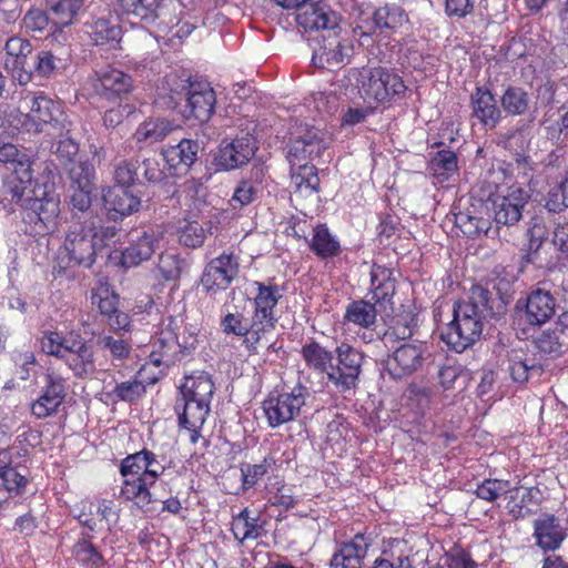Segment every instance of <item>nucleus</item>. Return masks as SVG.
Listing matches in <instances>:
<instances>
[{"instance_id":"obj_1","label":"nucleus","mask_w":568,"mask_h":568,"mask_svg":"<svg viewBox=\"0 0 568 568\" xmlns=\"http://www.w3.org/2000/svg\"><path fill=\"white\" fill-rule=\"evenodd\" d=\"M453 321L442 333L443 341L457 353L473 345L483 332V320L494 315V301L487 288L473 285L468 300L454 304Z\"/></svg>"},{"instance_id":"obj_2","label":"nucleus","mask_w":568,"mask_h":568,"mask_svg":"<svg viewBox=\"0 0 568 568\" xmlns=\"http://www.w3.org/2000/svg\"><path fill=\"white\" fill-rule=\"evenodd\" d=\"M215 385L210 374L194 372L184 376L179 386L174 413L180 428L190 432V442L196 444L211 409Z\"/></svg>"},{"instance_id":"obj_3","label":"nucleus","mask_w":568,"mask_h":568,"mask_svg":"<svg viewBox=\"0 0 568 568\" xmlns=\"http://www.w3.org/2000/svg\"><path fill=\"white\" fill-rule=\"evenodd\" d=\"M358 83L359 94L365 101L382 105L402 100L407 91L403 78L385 67L364 70Z\"/></svg>"},{"instance_id":"obj_4","label":"nucleus","mask_w":568,"mask_h":568,"mask_svg":"<svg viewBox=\"0 0 568 568\" xmlns=\"http://www.w3.org/2000/svg\"><path fill=\"white\" fill-rule=\"evenodd\" d=\"M60 202L43 192L42 196L33 195L22 203L21 217L24 232L31 236H44L58 227Z\"/></svg>"},{"instance_id":"obj_5","label":"nucleus","mask_w":568,"mask_h":568,"mask_svg":"<svg viewBox=\"0 0 568 568\" xmlns=\"http://www.w3.org/2000/svg\"><path fill=\"white\" fill-rule=\"evenodd\" d=\"M60 202L43 192L42 196L33 195L22 203L21 217L24 232L31 236H44L58 227Z\"/></svg>"},{"instance_id":"obj_6","label":"nucleus","mask_w":568,"mask_h":568,"mask_svg":"<svg viewBox=\"0 0 568 568\" xmlns=\"http://www.w3.org/2000/svg\"><path fill=\"white\" fill-rule=\"evenodd\" d=\"M335 363L332 362L326 373L327 381L339 392L354 389L359 379L364 354L347 342H342L335 349Z\"/></svg>"},{"instance_id":"obj_7","label":"nucleus","mask_w":568,"mask_h":568,"mask_svg":"<svg viewBox=\"0 0 568 568\" xmlns=\"http://www.w3.org/2000/svg\"><path fill=\"white\" fill-rule=\"evenodd\" d=\"M30 100V110L22 114L21 126L27 132L39 133L44 126L50 125L55 130L63 131L65 129L67 116L63 112L62 104L51 98L40 93L27 95L24 100Z\"/></svg>"},{"instance_id":"obj_8","label":"nucleus","mask_w":568,"mask_h":568,"mask_svg":"<svg viewBox=\"0 0 568 568\" xmlns=\"http://www.w3.org/2000/svg\"><path fill=\"white\" fill-rule=\"evenodd\" d=\"M307 396V388L301 384L293 387L291 392L270 393L262 403L268 426L276 428L294 420L305 405Z\"/></svg>"},{"instance_id":"obj_9","label":"nucleus","mask_w":568,"mask_h":568,"mask_svg":"<svg viewBox=\"0 0 568 568\" xmlns=\"http://www.w3.org/2000/svg\"><path fill=\"white\" fill-rule=\"evenodd\" d=\"M256 293L252 297L253 312L252 318L256 331L261 332L266 339L276 327L278 317L276 306L282 298V292L278 285L270 281L268 283L255 281L252 284Z\"/></svg>"},{"instance_id":"obj_10","label":"nucleus","mask_w":568,"mask_h":568,"mask_svg":"<svg viewBox=\"0 0 568 568\" xmlns=\"http://www.w3.org/2000/svg\"><path fill=\"white\" fill-rule=\"evenodd\" d=\"M240 272V256L231 251H224L212 258L201 275L200 284L207 295L214 296L226 291Z\"/></svg>"},{"instance_id":"obj_11","label":"nucleus","mask_w":568,"mask_h":568,"mask_svg":"<svg viewBox=\"0 0 568 568\" xmlns=\"http://www.w3.org/2000/svg\"><path fill=\"white\" fill-rule=\"evenodd\" d=\"M312 62L318 68H341L349 63L353 47L347 39L339 37L337 30L318 36L311 41Z\"/></svg>"},{"instance_id":"obj_12","label":"nucleus","mask_w":568,"mask_h":568,"mask_svg":"<svg viewBox=\"0 0 568 568\" xmlns=\"http://www.w3.org/2000/svg\"><path fill=\"white\" fill-rule=\"evenodd\" d=\"M257 150L256 140L250 135L223 140L214 156V164L224 171L235 170L250 162Z\"/></svg>"},{"instance_id":"obj_13","label":"nucleus","mask_w":568,"mask_h":568,"mask_svg":"<svg viewBox=\"0 0 568 568\" xmlns=\"http://www.w3.org/2000/svg\"><path fill=\"white\" fill-rule=\"evenodd\" d=\"M63 251L69 257V264L90 267L97 254V242L92 236V230L80 223L73 224L65 235Z\"/></svg>"},{"instance_id":"obj_14","label":"nucleus","mask_w":568,"mask_h":568,"mask_svg":"<svg viewBox=\"0 0 568 568\" xmlns=\"http://www.w3.org/2000/svg\"><path fill=\"white\" fill-rule=\"evenodd\" d=\"M182 90L186 95V118H194L200 123L207 122L214 113L216 97L207 82L186 81Z\"/></svg>"},{"instance_id":"obj_15","label":"nucleus","mask_w":568,"mask_h":568,"mask_svg":"<svg viewBox=\"0 0 568 568\" xmlns=\"http://www.w3.org/2000/svg\"><path fill=\"white\" fill-rule=\"evenodd\" d=\"M29 450L19 447L16 443L8 448H0V480L9 493L19 494L28 484L27 467L14 460L27 456Z\"/></svg>"},{"instance_id":"obj_16","label":"nucleus","mask_w":568,"mask_h":568,"mask_svg":"<svg viewBox=\"0 0 568 568\" xmlns=\"http://www.w3.org/2000/svg\"><path fill=\"white\" fill-rule=\"evenodd\" d=\"M220 326L225 335L241 337L242 345L251 354H256L258 345L265 339L262 333L256 331L254 320H247L243 312H227L221 317Z\"/></svg>"},{"instance_id":"obj_17","label":"nucleus","mask_w":568,"mask_h":568,"mask_svg":"<svg viewBox=\"0 0 568 568\" xmlns=\"http://www.w3.org/2000/svg\"><path fill=\"white\" fill-rule=\"evenodd\" d=\"M339 14L324 1L305 3L296 16L298 27L305 31L331 32L339 29Z\"/></svg>"},{"instance_id":"obj_18","label":"nucleus","mask_w":568,"mask_h":568,"mask_svg":"<svg viewBox=\"0 0 568 568\" xmlns=\"http://www.w3.org/2000/svg\"><path fill=\"white\" fill-rule=\"evenodd\" d=\"M161 240V233L154 229L135 231L131 234L130 245L121 253L120 264L125 267H134L148 261Z\"/></svg>"},{"instance_id":"obj_19","label":"nucleus","mask_w":568,"mask_h":568,"mask_svg":"<svg viewBox=\"0 0 568 568\" xmlns=\"http://www.w3.org/2000/svg\"><path fill=\"white\" fill-rule=\"evenodd\" d=\"M426 347L423 343H404L387 361V371L394 378H403L416 372L424 363Z\"/></svg>"},{"instance_id":"obj_20","label":"nucleus","mask_w":568,"mask_h":568,"mask_svg":"<svg viewBox=\"0 0 568 568\" xmlns=\"http://www.w3.org/2000/svg\"><path fill=\"white\" fill-rule=\"evenodd\" d=\"M65 397V381L59 375L47 374L41 395L31 404V413L37 418H45L57 413Z\"/></svg>"},{"instance_id":"obj_21","label":"nucleus","mask_w":568,"mask_h":568,"mask_svg":"<svg viewBox=\"0 0 568 568\" xmlns=\"http://www.w3.org/2000/svg\"><path fill=\"white\" fill-rule=\"evenodd\" d=\"M4 68L20 84H27L31 80V72L27 69L28 57L32 52L31 43L20 37H11L6 42Z\"/></svg>"},{"instance_id":"obj_22","label":"nucleus","mask_w":568,"mask_h":568,"mask_svg":"<svg viewBox=\"0 0 568 568\" xmlns=\"http://www.w3.org/2000/svg\"><path fill=\"white\" fill-rule=\"evenodd\" d=\"M470 108L473 118L489 130L495 129L503 118L494 93L486 85L475 88L470 95Z\"/></svg>"},{"instance_id":"obj_23","label":"nucleus","mask_w":568,"mask_h":568,"mask_svg":"<svg viewBox=\"0 0 568 568\" xmlns=\"http://www.w3.org/2000/svg\"><path fill=\"white\" fill-rule=\"evenodd\" d=\"M528 199V193L519 186H510L506 195H498L493 202L496 223L503 225L517 223Z\"/></svg>"},{"instance_id":"obj_24","label":"nucleus","mask_w":568,"mask_h":568,"mask_svg":"<svg viewBox=\"0 0 568 568\" xmlns=\"http://www.w3.org/2000/svg\"><path fill=\"white\" fill-rule=\"evenodd\" d=\"M103 205L113 220L123 219L138 212L141 199L130 189L122 186H108L102 192Z\"/></svg>"},{"instance_id":"obj_25","label":"nucleus","mask_w":568,"mask_h":568,"mask_svg":"<svg viewBox=\"0 0 568 568\" xmlns=\"http://www.w3.org/2000/svg\"><path fill=\"white\" fill-rule=\"evenodd\" d=\"M567 534L560 520L555 515L542 514L534 521V538L536 545L544 551L558 549Z\"/></svg>"},{"instance_id":"obj_26","label":"nucleus","mask_w":568,"mask_h":568,"mask_svg":"<svg viewBox=\"0 0 568 568\" xmlns=\"http://www.w3.org/2000/svg\"><path fill=\"white\" fill-rule=\"evenodd\" d=\"M369 541L363 534H356L349 541L341 544L331 558V568H361Z\"/></svg>"},{"instance_id":"obj_27","label":"nucleus","mask_w":568,"mask_h":568,"mask_svg":"<svg viewBox=\"0 0 568 568\" xmlns=\"http://www.w3.org/2000/svg\"><path fill=\"white\" fill-rule=\"evenodd\" d=\"M326 148L327 145L323 139L322 132L317 129H312L291 143L287 158L292 166H295L297 162L320 158Z\"/></svg>"},{"instance_id":"obj_28","label":"nucleus","mask_w":568,"mask_h":568,"mask_svg":"<svg viewBox=\"0 0 568 568\" xmlns=\"http://www.w3.org/2000/svg\"><path fill=\"white\" fill-rule=\"evenodd\" d=\"M84 344H87V341L77 332L67 334L58 331L45 332L41 339L42 351L61 361Z\"/></svg>"},{"instance_id":"obj_29","label":"nucleus","mask_w":568,"mask_h":568,"mask_svg":"<svg viewBox=\"0 0 568 568\" xmlns=\"http://www.w3.org/2000/svg\"><path fill=\"white\" fill-rule=\"evenodd\" d=\"M95 91L108 100H113L131 89V78L114 68H103L95 72Z\"/></svg>"},{"instance_id":"obj_30","label":"nucleus","mask_w":568,"mask_h":568,"mask_svg":"<svg viewBox=\"0 0 568 568\" xmlns=\"http://www.w3.org/2000/svg\"><path fill=\"white\" fill-rule=\"evenodd\" d=\"M151 347L150 359L156 366H170L180 359L179 338L171 329H162L153 336Z\"/></svg>"},{"instance_id":"obj_31","label":"nucleus","mask_w":568,"mask_h":568,"mask_svg":"<svg viewBox=\"0 0 568 568\" xmlns=\"http://www.w3.org/2000/svg\"><path fill=\"white\" fill-rule=\"evenodd\" d=\"M197 151V142L186 139L165 150L163 158L171 170V174H185L195 162Z\"/></svg>"},{"instance_id":"obj_32","label":"nucleus","mask_w":568,"mask_h":568,"mask_svg":"<svg viewBox=\"0 0 568 568\" xmlns=\"http://www.w3.org/2000/svg\"><path fill=\"white\" fill-rule=\"evenodd\" d=\"M555 298L549 292L536 290L526 301L525 318L528 324L540 326L555 314Z\"/></svg>"},{"instance_id":"obj_33","label":"nucleus","mask_w":568,"mask_h":568,"mask_svg":"<svg viewBox=\"0 0 568 568\" xmlns=\"http://www.w3.org/2000/svg\"><path fill=\"white\" fill-rule=\"evenodd\" d=\"M369 292L375 304L383 307L390 304L396 292V281L393 276V271L382 265H373Z\"/></svg>"},{"instance_id":"obj_34","label":"nucleus","mask_w":568,"mask_h":568,"mask_svg":"<svg viewBox=\"0 0 568 568\" xmlns=\"http://www.w3.org/2000/svg\"><path fill=\"white\" fill-rule=\"evenodd\" d=\"M6 194L10 196L12 203L19 204L22 209V203L27 199H32L34 191L32 189V170L31 164L21 162L20 168L13 169V174L6 185Z\"/></svg>"},{"instance_id":"obj_35","label":"nucleus","mask_w":568,"mask_h":568,"mask_svg":"<svg viewBox=\"0 0 568 568\" xmlns=\"http://www.w3.org/2000/svg\"><path fill=\"white\" fill-rule=\"evenodd\" d=\"M308 247L320 260H332L342 253L339 239L329 231L326 224L322 223L313 227Z\"/></svg>"},{"instance_id":"obj_36","label":"nucleus","mask_w":568,"mask_h":568,"mask_svg":"<svg viewBox=\"0 0 568 568\" xmlns=\"http://www.w3.org/2000/svg\"><path fill=\"white\" fill-rule=\"evenodd\" d=\"M154 484L142 476L124 477L120 495L124 500L132 501L143 510H150L151 505L156 501L150 491Z\"/></svg>"},{"instance_id":"obj_37","label":"nucleus","mask_w":568,"mask_h":568,"mask_svg":"<svg viewBox=\"0 0 568 568\" xmlns=\"http://www.w3.org/2000/svg\"><path fill=\"white\" fill-rule=\"evenodd\" d=\"M173 123L164 118H149L136 128L133 138L140 148L162 141L173 131Z\"/></svg>"},{"instance_id":"obj_38","label":"nucleus","mask_w":568,"mask_h":568,"mask_svg":"<svg viewBox=\"0 0 568 568\" xmlns=\"http://www.w3.org/2000/svg\"><path fill=\"white\" fill-rule=\"evenodd\" d=\"M114 9L126 16H133L142 21L153 22L159 18V11L165 0H112Z\"/></svg>"},{"instance_id":"obj_39","label":"nucleus","mask_w":568,"mask_h":568,"mask_svg":"<svg viewBox=\"0 0 568 568\" xmlns=\"http://www.w3.org/2000/svg\"><path fill=\"white\" fill-rule=\"evenodd\" d=\"M506 371L515 383L525 384L534 372L540 371V367L525 349L510 348L507 352Z\"/></svg>"},{"instance_id":"obj_40","label":"nucleus","mask_w":568,"mask_h":568,"mask_svg":"<svg viewBox=\"0 0 568 568\" xmlns=\"http://www.w3.org/2000/svg\"><path fill=\"white\" fill-rule=\"evenodd\" d=\"M419 325L418 314L412 310L397 314L384 334L386 343L405 341L414 336Z\"/></svg>"},{"instance_id":"obj_41","label":"nucleus","mask_w":568,"mask_h":568,"mask_svg":"<svg viewBox=\"0 0 568 568\" xmlns=\"http://www.w3.org/2000/svg\"><path fill=\"white\" fill-rule=\"evenodd\" d=\"M523 487L513 485V491L510 493L507 509L509 515L515 519L525 518L530 514L528 505L538 504L540 490L537 487Z\"/></svg>"},{"instance_id":"obj_42","label":"nucleus","mask_w":568,"mask_h":568,"mask_svg":"<svg viewBox=\"0 0 568 568\" xmlns=\"http://www.w3.org/2000/svg\"><path fill=\"white\" fill-rule=\"evenodd\" d=\"M231 530L234 538L243 544L245 540H255L262 536L263 525L260 517H251L248 508L242 509L234 515L231 523Z\"/></svg>"},{"instance_id":"obj_43","label":"nucleus","mask_w":568,"mask_h":568,"mask_svg":"<svg viewBox=\"0 0 568 568\" xmlns=\"http://www.w3.org/2000/svg\"><path fill=\"white\" fill-rule=\"evenodd\" d=\"M301 355L310 369L325 375L335 357L334 352L327 349L316 341L304 344L301 348Z\"/></svg>"},{"instance_id":"obj_44","label":"nucleus","mask_w":568,"mask_h":568,"mask_svg":"<svg viewBox=\"0 0 568 568\" xmlns=\"http://www.w3.org/2000/svg\"><path fill=\"white\" fill-rule=\"evenodd\" d=\"M377 311L375 304L364 300L352 301L346 306L343 323L353 324L361 328H369L376 323Z\"/></svg>"},{"instance_id":"obj_45","label":"nucleus","mask_w":568,"mask_h":568,"mask_svg":"<svg viewBox=\"0 0 568 568\" xmlns=\"http://www.w3.org/2000/svg\"><path fill=\"white\" fill-rule=\"evenodd\" d=\"M297 169L292 171L291 185L295 193L302 196H308L317 193L320 190V178L315 165L310 163L301 164L297 162Z\"/></svg>"},{"instance_id":"obj_46","label":"nucleus","mask_w":568,"mask_h":568,"mask_svg":"<svg viewBox=\"0 0 568 568\" xmlns=\"http://www.w3.org/2000/svg\"><path fill=\"white\" fill-rule=\"evenodd\" d=\"M428 173L438 182L448 181L458 171V158L452 150H439L429 160Z\"/></svg>"},{"instance_id":"obj_47","label":"nucleus","mask_w":568,"mask_h":568,"mask_svg":"<svg viewBox=\"0 0 568 568\" xmlns=\"http://www.w3.org/2000/svg\"><path fill=\"white\" fill-rule=\"evenodd\" d=\"M62 361L78 378L91 376L97 369L94 353L88 343L64 357Z\"/></svg>"},{"instance_id":"obj_48","label":"nucleus","mask_w":568,"mask_h":568,"mask_svg":"<svg viewBox=\"0 0 568 568\" xmlns=\"http://www.w3.org/2000/svg\"><path fill=\"white\" fill-rule=\"evenodd\" d=\"M87 33L95 45H103L109 42H119L122 30L116 21L98 18L87 23Z\"/></svg>"},{"instance_id":"obj_49","label":"nucleus","mask_w":568,"mask_h":568,"mask_svg":"<svg viewBox=\"0 0 568 568\" xmlns=\"http://www.w3.org/2000/svg\"><path fill=\"white\" fill-rule=\"evenodd\" d=\"M275 465L276 458L272 454L266 455L258 464H242L240 467L242 491L253 489L260 480L274 469Z\"/></svg>"},{"instance_id":"obj_50","label":"nucleus","mask_w":568,"mask_h":568,"mask_svg":"<svg viewBox=\"0 0 568 568\" xmlns=\"http://www.w3.org/2000/svg\"><path fill=\"white\" fill-rule=\"evenodd\" d=\"M93 535L82 531L80 538L72 547L75 560L84 567H99L103 564V556L92 544Z\"/></svg>"},{"instance_id":"obj_51","label":"nucleus","mask_w":568,"mask_h":568,"mask_svg":"<svg viewBox=\"0 0 568 568\" xmlns=\"http://www.w3.org/2000/svg\"><path fill=\"white\" fill-rule=\"evenodd\" d=\"M530 97L528 92L517 85H508L500 97L503 111L509 115H523L529 109Z\"/></svg>"},{"instance_id":"obj_52","label":"nucleus","mask_w":568,"mask_h":568,"mask_svg":"<svg viewBox=\"0 0 568 568\" xmlns=\"http://www.w3.org/2000/svg\"><path fill=\"white\" fill-rule=\"evenodd\" d=\"M407 21L404 9L396 4H385L373 13V22L376 29L396 31Z\"/></svg>"},{"instance_id":"obj_53","label":"nucleus","mask_w":568,"mask_h":568,"mask_svg":"<svg viewBox=\"0 0 568 568\" xmlns=\"http://www.w3.org/2000/svg\"><path fill=\"white\" fill-rule=\"evenodd\" d=\"M52 13V28L70 26L83 6V0H47Z\"/></svg>"},{"instance_id":"obj_54","label":"nucleus","mask_w":568,"mask_h":568,"mask_svg":"<svg viewBox=\"0 0 568 568\" xmlns=\"http://www.w3.org/2000/svg\"><path fill=\"white\" fill-rule=\"evenodd\" d=\"M535 345L541 353L560 355L568 351V335L561 334L552 326L535 338Z\"/></svg>"},{"instance_id":"obj_55","label":"nucleus","mask_w":568,"mask_h":568,"mask_svg":"<svg viewBox=\"0 0 568 568\" xmlns=\"http://www.w3.org/2000/svg\"><path fill=\"white\" fill-rule=\"evenodd\" d=\"M511 491L513 485L509 480H503L498 478H486L477 485L475 489V495L479 499L494 503L501 496Z\"/></svg>"},{"instance_id":"obj_56","label":"nucleus","mask_w":568,"mask_h":568,"mask_svg":"<svg viewBox=\"0 0 568 568\" xmlns=\"http://www.w3.org/2000/svg\"><path fill=\"white\" fill-rule=\"evenodd\" d=\"M92 303L98 306L100 314L106 318L118 310L119 296L108 283L99 282V285L92 290Z\"/></svg>"},{"instance_id":"obj_57","label":"nucleus","mask_w":568,"mask_h":568,"mask_svg":"<svg viewBox=\"0 0 568 568\" xmlns=\"http://www.w3.org/2000/svg\"><path fill=\"white\" fill-rule=\"evenodd\" d=\"M260 192V184L253 180H242L234 189L230 205L234 210H241L253 203Z\"/></svg>"},{"instance_id":"obj_58","label":"nucleus","mask_w":568,"mask_h":568,"mask_svg":"<svg viewBox=\"0 0 568 568\" xmlns=\"http://www.w3.org/2000/svg\"><path fill=\"white\" fill-rule=\"evenodd\" d=\"M186 267V262L179 254L162 253L159 257L158 270L165 281H178Z\"/></svg>"},{"instance_id":"obj_59","label":"nucleus","mask_w":568,"mask_h":568,"mask_svg":"<svg viewBox=\"0 0 568 568\" xmlns=\"http://www.w3.org/2000/svg\"><path fill=\"white\" fill-rule=\"evenodd\" d=\"M141 169L139 159H131L120 162L114 170V186L130 189L138 180V170Z\"/></svg>"},{"instance_id":"obj_60","label":"nucleus","mask_w":568,"mask_h":568,"mask_svg":"<svg viewBox=\"0 0 568 568\" xmlns=\"http://www.w3.org/2000/svg\"><path fill=\"white\" fill-rule=\"evenodd\" d=\"M148 458H152V452L146 449L125 457L121 463L122 476L133 477L144 475V469H148Z\"/></svg>"},{"instance_id":"obj_61","label":"nucleus","mask_w":568,"mask_h":568,"mask_svg":"<svg viewBox=\"0 0 568 568\" xmlns=\"http://www.w3.org/2000/svg\"><path fill=\"white\" fill-rule=\"evenodd\" d=\"M467 373L465 367L456 361L447 359L438 371L439 384L445 389L454 387L456 381L459 378H466Z\"/></svg>"},{"instance_id":"obj_62","label":"nucleus","mask_w":568,"mask_h":568,"mask_svg":"<svg viewBox=\"0 0 568 568\" xmlns=\"http://www.w3.org/2000/svg\"><path fill=\"white\" fill-rule=\"evenodd\" d=\"M97 345L103 351H109L113 359L122 361L130 354V345L124 339L108 334H100L97 337Z\"/></svg>"},{"instance_id":"obj_63","label":"nucleus","mask_w":568,"mask_h":568,"mask_svg":"<svg viewBox=\"0 0 568 568\" xmlns=\"http://www.w3.org/2000/svg\"><path fill=\"white\" fill-rule=\"evenodd\" d=\"M204 239V229L196 221L185 222V224L180 227L179 241L184 246L192 248L199 247L203 244Z\"/></svg>"},{"instance_id":"obj_64","label":"nucleus","mask_w":568,"mask_h":568,"mask_svg":"<svg viewBox=\"0 0 568 568\" xmlns=\"http://www.w3.org/2000/svg\"><path fill=\"white\" fill-rule=\"evenodd\" d=\"M145 387L143 383L136 378L119 383L114 386L111 395L115 396L116 399L133 403L143 393Z\"/></svg>"}]
</instances>
